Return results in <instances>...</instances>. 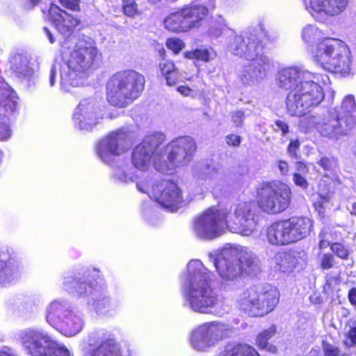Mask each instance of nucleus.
Masks as SVG:
<instances>
[{"mask_svg":"<svg viewBox=\"0 0 356 356\" xmlns=\"http://www.w3.org/2000/svg\"><path fill=\"white\" fill-rule=\"evenodd\" d=\"M72 50L63 63L54 62L50 67L49 82L51 87L56 82L57 74L60 72L61 88L70 91L71 87L83 85L84 80L95 68L99 51L94 41L79 40L71 44Z\"/></svg>","mask_w":356,"mask_h":356,"instance_id":"f257e3e1","label":"nucleus"},{"mask_svg":"<svg viewBox=\"0 0 356 356\" xmlns=\"http://www.w3.org/2000/svg\"><path fill=\"white\" fill-rule=\"evenodd\" d=\"M298 127L305 134L316 129L324 138L337 140L346 136L356 124V104L353 95L344 97L341 105L325 113L301 115Z\"/></svg>","mask_w":356,"mask_h":356,"instance_id":"f03ea898","label":"nucleus"},{"mask_svg":"<svg viewBox=\"0 0 356 356\" xmlns=\"http://www.w3.org/2000/svg\"><path fill=\"white\" fill-rule=\"evenodd\" d=\"M227 49L232 54L248 60L238 75L243 85L254 86L266 77V67L270 65L271 60L264 54V44L257 30L248 29L230 36Z\"/></svg>","mask_w":356,"mask_h":356,"instance_id":"7ed1b4c3","label":"nucleus"},{"mask_svg":"<svg viewBox=\"0 0 356 356\" xmlns=\"http://www.w3.org/2000/svg\"><path fill=\"white\" fill-rule=\"evenodd\" d=\"M211 275L200 260L188 262L182 292L185 305L193 312L209 314L217 305L218 296L211 286Z\"/></svg>","mask_w":356,"mask_h":356,"instance_id":"20e7f679","label":"nucleus"},{"mask_svg":"<svg viewBox=\"0 0 356 356\" xmlns=\"http://www.w3.org/2000/svg\"><path fill=\"white\" fill-rule=\"evenodd\" d=\"M306 76L305 79L286 96V107L290 115H303L318 106L325 98L320 81L326 83L329 77L312 72Z\"/></svg>","mask_w":356,"mask_h":356,"instance_id":"39448f33","label":"nucleus"},{"mask_svg":"<svg viewBox=\"0 0 356 356\" xmlns=\"http://www.w3.org/2000/svg\"><path fill=\"white\" fill-rule=\"evenodd\" d=\"M145 83L144 76L135 70L118 72L107 81V99L115 106L124 107L140 95Z\"/></svg>","mask_w":356,"mask_h":356,"instance_id":"423d86ee","label":"nucleus"},{"mask_svg":"<svg viewBox=\"0 0 356 356\" xmlns=\"http://www.w3.org/2000/svg\"><path fill=\"white\" fill-rule=\"evenodd\" d=\"M314 229V220L307 216H293L273 222L266 230V238L275 245H285L307 238Z\"/></svg>","mask_w":356,"mask_h":356,"instance_id":"0eeeda50","label":"nucleus"},{"mask_svg":"<svg viewBox=\"0 0 356 356\" xmlns=\"http://www.w3.org/2000/svg\"><path fill=\"white\" fill-rule=\"evenodd\" d=\"M280 293L272 286H254L243 291L237 300L238 308L251 316L271 312L279 302Z\"/></svg>","mask_w":356,"mask_h":356,"instance_id":"6e6552de","label":"nucleus"},{"mask_svg":"<svg viewBox=\"0 0 356 356\" xmlns=\"http://www.w3.org/2000/svg\"><path fill=\"white\" fill-rule=\"evenodd\" d=\"M195 150V142L191 136L176 138L161 149L162 161L156 160L155 170L163 174H172L177 168L189 163Z\"/></svg>","mask_w":356,"mask_h":356,"instance_id":"1a4fd4ad","label":"nucleus"},{"mask_svg":"<svg viewBox=\"0 0 356 356\" xmlns=\"http://www.w3.org/2000/svg\"><path fill=\"white\" fill-rule=\"evenodd\" d=\"M138 191L147 193L163 208L176 212L184 205L181 188L169 180H154L152 178L140 180L136 184Z\"/></svg>","mask_w":356,"mask_h":356,"instance_id":"9d476101","label":"nucleus"},{"mask_svg":"<svg viewBox=\"0 0 356 356\" xmlns=\"http://www.w3.org/2000/svg\"><path fill=\"white\" fill-rule=\"evenodd\" d=\"M65 290L76 293L80 297H88V304L100 315H108L115 312L119 306L117 300L111 299L102 286L80 282L73 277H66L63 282Z\"/></svg>","mask_w":356,"mask_h":356,"instance_id":"9b49d317","label":"nucleus"},{"mask_svg":"<svg viewBox=\"0 0 356 356\" xmlns=\"http://www.w3.org/2000/svg\"><path fill=\"white\" fill-rule=\"evenodd\" d=\"M291 197L290 188L277 181L264 183L257 189V206L267 214L273 215L284 211L290 204Z\"/></svg>","mask_w":356,"mask_h":356,"instance_id":"f8f14e48","label":"nucleus"},{"mask_svg":"<svg viewBox=\"0 0 356 356\" xmlns=\"http://www.w3.org/2000/svg\"><path fill=\"white\" fill-rule=\"evenodd\" d=\"M19 339L31 356H72L65 346L52 340L41 329L22 330L19 333Z\"/></svg>","mask_w":356,"mask_h":356,"instance_id":"ddd939ff","label":"nucleus"},{"mask_svg":"<svg viewBox=\"0 0 356 356\" xmlns=\"http://www.w3.org/2000/svg\"><path fill=\"white\" fill-rule=\"evenodd\" d=\"M226 218L227 210L211 207L195 218L193 233L197 238L202 239L216 238L227 229Z\"/></svg>","mask_w":356,"mask_h":356,"instance_id":"4468645a","label":"nucleus"},{"mask_svg":"<svg viewBox=\"0 0 356 356\" xmlns=\"http://www.w3.org/2000/svg\"><path fill=\"white\" fill-rule=\"evenodd\" d=\"M258 217L250 202H240L232 212H227V229L230 232L249 236L256 231Z\"/></svg>","mask_w":356,"mask_h":356,"instance_id":"2eb2a0df","label":"nucleus"},{"mask_svg":"<svg viewBox=\"0 0 356 356\" xmlns=\"http://www.w3.org/2000/svg\"><path fill=\"white\" fill-rule=\"evenodd\" d=\"M165 136L160 132L147 135L143 140L138 145L132 152V164L138 170H147L153 159L154 167L156 159H161L160 145L165 140Z\"/></svg>","mask_w":356,"mask_h":356,"instance_id":"dca6fc26","label":"nucleus"},{"mask_svg":"<svg viewBox=\"0 0 356 356\" xmlns=\"http://www.w3.org/2000/svg\"><path fill=\"white\" fill-rule=\"evenodd\" d=\"M131 145L128 132L119 129L111 132L96 145V153L104 163L113 165L117 156L127 152Z\"/></svg>","mask_w":356,"mask_h":356,"instance_id":"f3484780","label":"nucleus"},{"mask_svg":"<svg viewBox=\"0 0 356 356\" xmlns=\"http://www.w3.org/2000/svg\"><path fill=\"white\" fill-rule=\"evenodd\" d=\"M207 10L196 5H188L169 15L164 20L165 27L172 32H186L198 27L205 19Z\"/></svg>","mask_w":356,"mask_h":356,"instance_id":"a211bd4d","label":"nucleus"},{"mask_svg":"<svg viewBox=\"0 0 356 356\" xmlns=\"http://www.w3.org/2000/svg\"><path fill=\"white\" fill-rule=\"evenodd\" d=\"M227 325L213 321L195 327L191 334L190 343L197 351L207 352L227 335Z\"/></svg>","mask_w":356,"mask_h":356,"instance_id":"6ab92c4d","label":"nucleus"},{"mask_svg":"<svg viewBox=\"0 0 356 356\" xmlns=\"http://www.w3.org/2000/svg\"><path fill=\"white\" fill-rule=\"evenodd\" d=\"M238 248L223 249L218 254L210 252L209 257L213 261L220 277L227 284L235 283L242 273L238 256Z\"/></svg>","mask_w":356,"mask_h":356,"instance_id":"aec40b11","label":"nucleus"},{"mask_svg":"<svg viewBox=\"0 0 356 356\" xmlns=\"http://www.w3.org/2000/svg\"><path fill=\"white\" fill-rule=\"evenodd\" d=\"M49 13L56 29L65 38L63 41L60 42L62 51L70 50L71 44L74 42L71 35L80 24V20L54 3L51 4Z\"/></svg>","mask_w":356,"mask_h":356,"instance_id":"412c9836","label":"nucleus"},{"mask_svg":"<svg viewBox=\"0 0 356 356\" xmlns=\"http://www.w3.org/2000/svg\"><path fill=\"white\" fill-rule=\"evenodd\" d=\"M102 109L92 98L83 99L76 108L73 120L76 127L81 131H89L103 119Z\"/></svg>","mask_w":356,"mask_h":356,"instance_id":"4be33fe9","label":"nucleus"},{"mask_svg":"<svg viewBox=\"0 0 356 356\" xmlns=\"http://www.w3.org/2000/svg\"><path fill=\"white\" fill-rule=\"evenodd\" d=\"M108 337V332L104 329L90 332L87 337L86 343L90 346L99 342L101 343L86 352L85 356H128L118 343Z\"/></svg>","mask_w":356,"mask_h":356,"instance_id":"5701e85b","label":"nucleus"},{"mask_svg":"<svg viewBox=\"0 0 356 356\" xmlns=\"http://www.w3.org/2000/svg\"><path fill=\"white\" fill-rule=\"evenodd\" d=\"M349 0H309L305 2V8L311 15L318 21L325 17H334L343 13L347 8Z\"/></svg>","mask_w":356,"mask_h":356,"instance_id":"b1692460","label":"nucleus"},{"mask_svg":"<svg viewBox=\"0 0 356 356\" xmlns=\"http://www.w3.org/2000/svg\"><path fill=\"white\" fill-rule=\"evenodd\" d=\"M330 58L334 61H325L322 67L325 70L340 74L349 73L350 70V52L346 44L341 40V44H338L337 52L335 50L330 54Z\"/></svg>","mask_w":356,"mask_h":356,"instance_id":"393cba45","label":"nucleus"},{"mask_svg":"<svg viewBox=\"0 0 356 356\" xmlns=\"http://www.w3.org/2000/svg\"><path fill=\"white\" fill-rule=\"evenodd\" d=\"M19 264L17 254L9 250L0 252V284L10 283L18 277Z\"/></svg>","mask_w":356,"mask_h":356,"instance_id":"a878e982","label":"nucleus"},{"mask_svg":"<svg viewBox=\"0 0 356 356\" xmlns=\"http://www.w3.org/2000/svg\"><path fill=\"white\" fill-rule=\"evenodd\" d=\"M311 72L298 67L281 69L277 74V83L280 88L293 91L300 82L303 81L307 74Z\"/></svg>","mask_w":356,"mask_h":356,"instance_id":"bb28decb","label":"nucleus"},{"mask_svg":"<svg viewBox=\"0 0 356 356\" xmlns=\"http://www.w3.org/2000/svg\"><path fill=\"white\" fill-rule=\"evenodd\" d=\"M84 325L82 315L79 312L71 309L56 329H60L65 336L72 337L80 332Z\"/></svg>","mask_w":356,"mask_h":356,"instance_id":"cd10ccee","label":"nucleus"},{"mask_svg":"<svg viewBox=\"0 0 356 356\" xmlns=\"http://www.w3.org/2000/svg\"><path fill=\"white\" fill-rule=\"evenodd\" d=\"M70 311L68 302L63 300L54 301L47 307L46 320L52 327H58Z\"/></svg>","mask_w":356,"mask_h":356,"instance_id":"c85d7f7f","label":"nucleus"},{"mask_svg":"<svg viewBox=\"0 0 356 356\" xmlns=\"http://www.w3.org/2000/svg\"><path fill=\"white\" fill-rule=\"evenodd\" d=\"M338 44H341V40L333 38H325L319 42L314 51V58L321 66L325 61L333 62L330 58V54L335 50L337 52Z\"/></svg>","mask_w":356,"mask_h":356,"instance_id":"c756f323","label":"nucleus"},{"mask_svg":"<svg viewBox=\"0 0 356 356\" xmlns=\"http://www.w3.org/2000/svg\"><path fill=\"white\" fill-rule=\"evenodd\" d=\"M334 193L333 182L324 176L318 183V199L314 203L315 208L321 212L326 204L330 202L333 199Z\"/></svg>","mask_w":356,"mask_h":356,"instance_id":"7c9ffc66","label":"nucleus"},{"mask_svg":"<svg viewBox=\"0 0 356 356\" xmlns=\"http://www.w3.org/2000/svg\"><path fill=\"white\" fill-rule=\"evenodd\" d=\"M300 257L296 253L282 252L277 253L273 258L275 270L282 273H289L298 264Z\"/></svg>","mask_w":356,"mask_h":356,"instance_id":"2f4dec72","label":"nucleus"},{"mask_svg":"<svg viewBox=\"0 0 356 356\" xmlns=\"http://www.w3.org/2000/svg\"><path fill=\"white\" fill-rule=\"evenodd\" d=\"M10 63L13 72L19 79H28L34 74L27 58L21 54L13 56L10 59Z\"/></svg>","mask_w":356,"mask_h":356,"instance_id":"473e14b6","label":"nucleus"},{"mask_svg":"<svg viewBox=\"0 0 356 356\" xmlns=\"http://www.w3.org/2000/svg\"><path fill=\"white\" fill-rule=\"evenodd\" d=\"M239 253L238 259L242 268V272L254 273L259 270V260L252 252H248L246 248H238Z\"/></svg>","mask_w":356,"mask_h":356,"instance_id":"72a5a7b5","label":"nucleus"},{"mask_svg":"<svg viewBox=\"0 0 356 356\" xmlns=\"http://www.w3.org/2000/svg\"><path fill=\"white\" fill-rule=\"evenodd\" d=\"M222 356H260L257 351L246 343L227 344Z\"/></svg>","mask_w":356,"mask_h":356,"instance_id":"f704fd0d","label":"nucleus"},{"mask_svg":"<svg viewBox=\"0 0 356 356\" xmlns=\"http://www.w3.org/2000/svg\"><path fill=\"white\" fill-rule=\"evenodd\" d=\"M276 331V327L275 325H272L269 328L259 333L256 340L257 345L261 349H265L273 353H276L277 350V347L268 343V341L275 334Z\"/></svg>","mask_w":356,"mask_h":356,"instance_id":"c9c22d12","label":"nucleus"},{"mask_svg":"<svg viewBox=\"0 0 356 356\" xmlns=\"http://www.w3.org/2000/svg\"><path fill=\"white\" fill-rule=\"evenodd\" d=\"M113 178L117 182L127 184L134 181L136 175L129 172V167L125 163L120 162L113 167Z\"/></svg>","mask_w":356,"mask_h":356,"instance_id":"e433bc0d","label":"nucleus"},{"mask_svg":"<svg viewBox=\"0 0 356 356\" xmlns=\"http://www.w3.org/2000/svg\"><path fill=\"white\" fill-rule=\"evenodd\" d=\"M325 38L322 31L314 25H307L302 29V38L306 43L321 42Z\"/></svg>","mask_w":356,"mask_h":356,"instance_id":"4c0bfd02","label":"nucleus"},{"mask_svg":"<svg viewBox=\"0 0 356 356\" xmlns=\"http://www.w3.org/2000/svg\"><path fill=\"white\" fill-rule=\"evenodd\" d=\"M186 58L189 59H197L204 62H208L213 58L214 53L212 49H196L193 51H187L185 54Z\"/></svg>","mask_w":356,"mask_h":356,"instance_id":"58836bf2","label":"nucleus"},{"mask_svg":"<svg viewBox=\"0 0 356 356\" xmlns=\"http://www.w3.org/2000/svg\"><path fill=\"white\" fill-rule=\"evenodd\" d=\"M220 168L216 165H208L202 169L199 177L204 180L215 181L220 178Z\"/></svg>","mask_w":356,"mask_h":356,"instance_id":"ea45409f","label":"nucleus"},{"mask_svg":"<svg viewBox=\"0 0 356 356\" xmlns=\"http://www.w3.org/2000/svg\"><path fill=\"white\" fill-rule=\"evenodd\" d=\"M12 131L6 115L0 116V140H6L11 136Z\"/></svg>","mask_w":356,"mask_h":356,"instance_id":"a19ab883","label":"nucleus"},{"mask_svg":"<svg viewBox=\"0 0 356 356\" xmlns=\"http://www.w3.org/2000/svg\"><path fill=\"white\" fill-rule=\"evenodd\" d=\"M166 47L175 54H178L184 47V43L179 38H172L167 40Z\"/></svg>","mask_w":356,"mask_h":356,"instance_id":"79ce46f5","label":"nucleus"},{"mask_svg":"<svg viewBox=\"0 0 356 356\" xmlns=\"http://www.w3.org/2000/svg\"><path fill=\"white\" fill-rule=\"evenodd\" d=\"M346 341H344L346 346L353 347L356 346V325L353 323V325H350V328L346 333Z\"/></svg>","mask_w":356,"mask_h":356,"instance_id":"37998d69","label":"nucleus"},{"mask_svg":"<svg viewBox=\"0 0 356 356\" xmlns=\"http://www.w3.org/2000/svg\"><path fill=\"white\" fill-rule=\"evenodd\" d=\"M331 250L339 258L343 259H347L349 254L348 250L344 245L339 243H332L331 245Z\"/></svg>","mask_w":356,"mask_h":356,"instance_id":"c03bdc74","label":"nucleus"},{"mask_svg":"<svg viewBox=\"0 0 356 356\" xmlns=\"http://www.w3.org/2000/svg\"><path fill=\"white\" fill-rule=\"evenodd\" d=\"M124 13L129 17H134L137 13V5L134 0L123 1Z\"/></svg>","mask_w":356,"mask_h":356,"instance_id":"a18cd8bd","label":"nucleus"},{"mask_svg":"<svg viewBox=\"0 0 356 356\" xmlns=\"http://www.w3.org/2000/svg\"><path fill=\"white\" fill-rule=\"evenodd\" d=\"M159 69L163 76H165L177 70L174 63L171 60H164L161 62L159 63Z\"/></svg>","mask_w":356,"mask_h":356,"instance_id":"49530a36","label":"nucleus"},{"mask_svg":"<svg viewBox=\"0 0 356 356\" xmlns=\"http://www.w3.org/2000/svg\"><path fill=\"white\" fill-rule=\"evenodd\" d=\"M191 5H197L204 7L207 10L205 17L208 15L211 10L215 8L216 0H195L190 3Z\"/></svg>","mask_w":356,"mask_h":356,"instance_id":"de8ad7c7","label":"nucleus"},{"mask_svg":"<svg viewBox=\"0 0 356 356\" xmlns=\"http://www.w3.org/2000/svg\"><path fill=\"white\" fill-rule=\"evenodd\" d=\"M272 127L275 131H281L282 136H285L289 131L288 124L280 120H276Z\"/></svg>","mask_w":356,"mask_h":356,"instance_id":"09e8293b","label":"nucleus"},{"mask_svg":"<svg viewBox=\"0 0 356 356\" xmlns=\"http://www.w3.org/2000/svg\"><path fill=\"white\" fill-rule=\"evenodd\" d=\"M318 163L325 170H332L336 167V161L327 157L321 159Z\"/></svg>","mask_w":356,"mask_h":356,"instance_id":"8fccbe9b","label":"nucleus"},{"mask_svg":"<svg viewBox=\"0 0 356 356\" xmlns=\"http://www.w3.org/2000/svg\"><path fill=\"white\" fill-rule=\"evenodd\" d=\"M328 229H324L319 234V248L324 249L330 245V238L328 237Z\"/></svg>","mask_w":356,"mask_h":356,"instance_id":"3c124183","label":"nucleus"},{"mask_svg":"<svg viewBox=\"0 0 356 356\" xmlns=\"http://www.w3.org/2000/svg\"><path fill=\"white\" fill-rule=\"evenodd\" d=\"M293 181L296 185L301 187L303 189H306L308 186V183L306 178L299 172H296L293 174Z\"/></svg>","mask_w":356,"mask_h":356,"instance_id":"603ef678","label":"nucleus"},{"mask_svg":"<svg viewBox=\"0 0 356 356\" xmlns=\"http://www.w3.org/2000/svg\"><path fill=\"white\" fill-rule=\"evenodd\" d=\"M245 119L244 112L236 111L232 113V121L236 127H241Z\"/></svg>","mask_w":356,"mask_h":356,"instance_id":"864d4df0","label":"nucleus"},{"mask_svg":"<svg viewBox=\"0 0 356 356\" xmlns=\"http://www.w3.org/2000/svg\"><path fill=\"white\" fill-rule=\"evenodd\" d=\"M323 352L324 356H339V350L338 348L325 343L323 345Z\"/></svg>","mask_w":356,"mask_h":356,"instance_id":"5fc2aeb1","label":"nucleus"},{"mask_svg":"<svg viewBox=\"0 0 356 356\" xmlns=\"http://www.w3.org/2000/svg\"><path fill=\"white\" fill-rule=\"evenodd\" d=\"M225 142L229 146L238 147L241 143V137L235 134H229L225 137Z\"/></svg>","mask_w":356,"mask_h":356,"instance_id":"6e6d98bb","label":"nucleus"},{"mask_svg":"<svg viewBox=\"0 0 356 356\" xmlns=\"http://www.w3.org/2000/svg\"><path fill=\"white\" fill-rule=\"evenodd\" d=\"M300 142L298 140H291L288 146V153L292 157H296L297 152L300 148Z\"/></svg>","mask_w":356,"mask_h":356,"instance_id":"4d7b16f0","label":"nucleus"},{"mask_svg":"<svg viewBox=\"0 0 356 356\" xmlns=\"http://www.w3.org/2000/svg\"><path fill=\"white\" fill-rule=\"evenodd\" d=\"M334 257L332 254H326L323 256L321 266L323 269H330L333 266Z\"/></svg>","mask_w":356,"mask_h":356,"instance_id":"13d9d810","label":"nucleus"},{"mask_svg":"<svg viewBox=\"0 0 356 356\" xmlns=\"http://www.w3.org/2000/svg\"><path fill=\"white\" fill-rule=\"evenodd\" d=\"M177 90L184 97H195V92L187 86H180L177 87Z\"/></svg>","mask_w":356,"mask_h":356,"instance_id":"bf43d9fd","label":"nucleus"},{"mask_svg":"<svg viewBox=\"0 0 356 356\" xmlns=\"http://www.w3.org/2000/svg\"><path fill=\"white\" fill-rule=\"evenodd\" d=\"M166 80L167 85L172 86H175L178 79V71L175 70L172 72L164 76Z\"/></svg>","mask_w":356,"mask_h":356,"instance_id":"052dcab7","label":"nucleus"},{"mask_svg":"<svg viewBox=\"0 0 356 356\" xmlns=\"http://www.w3.org/2000/svg\"><path fill=\"white\" fill-rule=\"evenodd\" d=\"M60 2L63 6L72 10H77L79 9V3L76 0H60Z\"/></svg>","mask_w":356,"mask_h":356,"instance_id":"680f3d73","label":"nucleus"},{"mask_svg":"<svg viewBox=\"0 0 356 356\" xmlns=\"http://www.w3.org/2000/svg\"><path fill=\"white\" fill-rule=\"evenodd\" d=\"M277 167L279 168L280 173L282 175H285L288 173L289 165H288L287 162H286L284 161H279L277 162Z\"/></svg>","mask_w":356,"mask_h":356,"instance_id":"e2e57ef3","label":"nucleus"},{"mask_svg":"<svg viewBox=\"0 0 356 356\" xmlns=\"http://www.w3.org/2000/svg\"><path fill=\"white\" fill-rule=\"evenodd\" d=\"M0 356H17L15 351L8 348L3 347L0 350Z\"/></svg>","mask_w":356,"mask_h":356,"instance_id":"0e129e2a","label":"nucleus"},{"mask_svg":"<svg viewBox=\"0 0 356 356\" xmlns=\"http://www.w3.org/2000/svg\"><path fill=\"white\" fill-rule=\"evenodd\" d=\"M348 300L353 305H356V288H353L349 291Z\"/></svg>","mask_w":356,"mask_h":356,"instance_id":"69168bd1","label":"nucleus"},{"mask_svg":"<svg viewBox=\"0 0 356 356\" xmlns=\"http://www.w3.org/2000/svg\"><path fill=\"white\" fill-rule=\"evenodd\" d=\"M43 31H44L45 35H47V37L48 38V40L50 42V43H51V44L54 43L55 38H54L53 34L51 33V31L47 27H44Z\"/></svg>","mask_w":356,"mask_h":356,"instance_id":"338daca9","label":"nucleus"},{"mask_svg":"<svg viewBox=\"0 0 356 356\" xmlns=\"http://www.w3.org/2000/svg\"><path fill=\"white\" fill-rule=\"evenodd\" d=\"M296 165H297V170L298 171V172L300 174L307 172V166L305 164H304L302 163H298Z\"/></svg>","mask_w":356,"mask_h":356,"instance_id":"774afa93","label":"nucleus"}]
</instances>
